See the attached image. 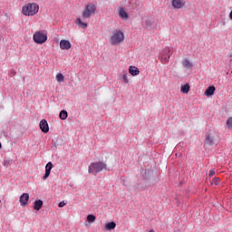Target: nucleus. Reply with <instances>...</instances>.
Masks as SVG:
<instances>
[{
	"label": "nucleus",
	"instance_id": "1",
	"mask_svg": "<svg viewBox=\"0 0 232 232\" xmlns=\"http://www.w3.org/2000/svg\"><path fill=\"white\" fill-rule=\"evenodd\" d=\"M112 46H119L124 43V33L121 30H114L110 37Z\"/></svg>",
	"mask_w": 232,
	"mask_h": 232
},
{
	"label": "nucleus",
	"instance_id": "2",
	"mask_svg": "<svg viewBox=\"0 0 232 232\" xmlns=\"http://www.w3.org/2000/svg\"><path fill=\"white\" fill-rule=\"evenodd\" d=\"M22 12L24 15H26L27 17L35 15V14L39 12V5L35 3L27 4L26 5L23 6Z\"/></svg>",
	"mask_w": 232,
	"mask_h": 232
},
{
	"label": "nucleus",
	"instance_id": "3",
	"mask_svg": "<svg viewBox=\"0 0 232 232\" xmlns=\"http://www.w3.org/2000/svg\"><path fill=\"white\" fill-rule=\"evenodd\" d=\"M205 144L208 146H215L218 144V133L215 130H208L205 135Z\"/></svg>",
	"mask_w": 232,
	"mask_h": 232
},
{
	"label": "nucleus",
	"instance_id": "4",
	"mask_svg": "<svg viewBox=\"0 0 232 232\" xmlns=\"http://www.w3.org/2000/svg\"><path fill=\"white\" fill-rule=\"evenodd\" d=\"M106 168H108L106 163L102 161H96V162H92L89 165L88 171L89 173H92V174L101 173V171H103V169H106Z\"/></svg>",
	"mask_w": 232,
	"mask_h": 232
},
{
	"label": "nucleus",
	"instance_id": "5",
	"mask_svg": "<svg viewBox=\"0 0 232 232\" xmlns=\"http://www.w3.org/2000/svg\"><path fill=\"white\" fill-rule=\"evenodd\" d=\"M95 12H97V7L93 4H88L85 5L83 12L82 14V20L86 21V19H90L92 15L95 14Z\"/></svg>",
	"mask_w": 232,
	"mask_h": 232
},
{
	"label": "nucleus",
	"instance_id": "6",
	"mask_svg": "<svg viewBox=\"0 0 232 232\" xmlns=\"http://www.w3.org/2000/svg\"><path fill=\"white\" fill-rule=\"evenodd\" d=\"M33 40L36 44H44L48 41V34L44 31H37L34 34Z\"/></svg>",
	"mask_w": 232,
	"mask_h": 232
},
{
	"label": "nucleus",
	"instance_id": "7",
	"mask_svg": "<svg viewBox=\"0 0 232 232\" xmlns=\"http://www.w3.org/2000/svg\"><path fill=\"white\" fill-rule=\"evenodd\" d=\"M171 49L166 48L161 52V63L166 64V63H169V59L171 58Z\"/></svg>",
	"mask_w": 232,
	"mask_h": 232
},
{
	"label": "nucleus",
	"instance_id": "8",
	"mask_svg": "<svg viewBox=\"0 0 232 232\" xmlns=\"http://www.w3.org/2000/svg\"><path fill=\"white\" fill-rule=\"evenodd\" d=\"M171 5L173 8L177 10H180V8L184 7V5H186V2L184 0H172Z\"/></svg>",
	"mask_w": 232,
	"mask_h": 232
},
{
	"label": "nucleus",
	"instance_id": "9",
	"mask_svg": "<svg viewBox=\"0 0 232 232\" xmlns=\"http://www.w3.org/2000/svg\"><path fill=\"white\" fill-rule=\"evenodd\" d=\"M40 130H42L43 133H48V131H50V127L48 126V121H46V120H42L40 121Z\"/></svg>",
	"mask_w": 232,
	"mask_h": 232
},
{
	"label": "nucleus",
	"instance_id": "10",
	"mask_svg": "<svg viewBox=\"0 0 232 232\" xmlns=\"http://www.w3.org/2000/svg\"><path fill=\"white\" fill-rule=\"evenodd\" d=\"M60 48L61 50H70V48H72V43L68 40H61Z\"/></svg>",
	"mask_w": 232,
	"mask_h": 232
},
{
	"label": "nucleus",
	"instance_id": "11",
	"mask_svg": "<svg viewBox=\"0 0 232 232\" xmlns=\"http://www.w3.org/2000/svg\"><path fill=\"white\" fill-rule=\"evenodd\" d=\"M52 168H53V164L52 162H48L45 166V174L43 177L44 180H46V179L50 177Z\"/></svg>",
	"mask_w": 232,
	"mask_h": 232
},
{
	"label": "nucleus",
	"instance_id": "12",
	"mask_svg": "<svg viewBox=\"0 0 232 232\" xmlns=\"http://www.w3.org/2000/svg\"><path fill=\"white\" fill-rule=\"evenodd\" d=\"M30 200V195L28 193H24L20 196V204L21 206H26Z\"/></svg>",
	"mask_w": 232,
	"mask_h": 232
},
{
	"label": "nucleus",
	"instance_id": "13",
	"mask_svg": "<svg viewBox=\"0 0 232 232\" xmlns=\"http://www.w3.org/2000/svg\"><path fill=\"white\" fill-rule=\"evenodd\" d=\"M181 64L184 68H187V70H191L193 68V63H191L189 59H183Z\"/></svg>",
	"mask_w": 232,
	"mask_h": 232
},
{
	"label": "nucleus",
	"instance_id": "14",
	"mask_svg": "<svg viewBox=\"0 0 232 232\" xmlns=\"http://www.w3.org/2000/svg\"><path fill=\"white\" fill-rule=\"evenodd\" d=\"M129 73H130V75H132V77H135L136 75H139L140 73V71L139 70V68L130 65L129 67Z\"/></svg>",
	"mask_w": 232,
	"mask_h": 232
},
{
	"label": "nucleus",
	"instance_id": "15",
	"mask_svg": "<svg viewBox=\"0 0 232 232\" xmlns=\"http://www.w3.org/2000/svg\"><path fill=\"white\" fill-rule=\"evenodd\" d=\"M215 86H209L206 91H205V95L207 97H211V95H214L215 94Z\"/></svg>",
	"mask_w": 232,
	"mask_h": 232
},
{
	"label": "nucleus",
	"instance_id": "16",
	"mask_svg": "<svg viewBox=\"0 0 232 232\" xmlns=\"http://www.w3.org/2000/svg\"><path fill=\"white\" fill-rule=\"evenodd\" d=\"M119 15L121 19H123V21L128 20V13H126V10H124L122 7L119 10Z\"/></svg>",
	"mask_w": 232,
	"mask_h": 232
},
{
	"label": "nucleus",
	"instance_id": "17",
	"mask_svg": "<svg viewBox=\"0 0 232 232\" xmlns=\"http://www.w3.org/2000/svg\"><path fill=\"white\" fill-rule=\"evenodd\" d=\"M117 227V224L115 222H110L105 225L106 231H111V229H115Z\"/></svg>",
	"mask_w": 232,
	"mask_h": 232
},
{
	"label": "nucleus",
	"instance_id": "18",
	"mask_svg": "<svg viewBox=\"0 0 232 232\" xmlns=\"http://www.w3.org/2000/svg\"><path fill=\"white\" fill-rule=\"evenodd\" d=\"M76 24H79V26H80L81 28H82L83 30L86 29V28H88V24L82 22V19H81V18H77V20H76Z\"/></svg>",
	"mask_w": 232,
	"mask_h": 232
},
{
	"label": "nucleus",
	"instance_id": "19",
	"mask_svg": "<svg viewBox=\"0 0 232 232\" xmlns=\"http://www.w3.org/2000/svg\"><path fill=\"white\" fill-rule=\"evenodd\" d=\"M41 208H43V200L41 199L35 200L34 209H35L36 211H39Z\"/></svg>",
	"mask_w": 232,
	"mask_h": 232
},
{
	"label": "nucleus",
	"instance_id": "20",
	"mask_svg": "<svg viewBox=\"0 0 232 232\" xmlns=\"http://www.w3.org/2000/svg\"><path fill=\"white\" fill-rule=\"evenodd\" d=\"M59 117L62 121H66V119H68V111H60V114H59Z\"/></svg>",
	"mask_w": 232,
	"mask_h": 232
},
{
	"label": "nucleus",
	"instance_id": "21",
	"mask_svg": "<svg viewBox=\"0 0 232 232\" xmlns=\"http://www.w3.org/2000/svg\"><path fill=\"white\" fill-rule=\"evenodd\" d=\"M189 84L186 83L181 86L180 92L181 93H189Z\"/></svg>",
	"mask_w": 232,
	"mask_h": 232
},
{
	"label": "nucleus",
	"instance_id": "22",
	"mask_svg": "<svg viewBox=\"0 0 232 232\" xmlns=\"http://www.w3.org/2000/svg\"><path fill=\"white\" fill-rule=\"evenodd\" d=\"M121 77L125 84L130 83V79H128V72H121Z\"/></svg>",
	"mask_w": 232,
	"mask_h": 232
},
{
	"label": "nucleus",
	"instance_id": "23",
	"mask_svg": "<svg viewBox=\"0 0 232 232\" xmlns=\"http://www.w3.org/2000/svg\"><path fill=\"white\" fill-rule=\"evenodd\" d=\"M56 81L57 82H64V75H63V73H58L56 75Z\"/></svg>",
	"mask_w": 232,
	"mask_h": 232
},
{
	"label": "nucleus",
	"instance_id": "24",
	"mask_svg": "<svg viewBox=\"0 0 232 232\" xmlns=\"http://www.w3.org/2000/svg\"><path fill=\"white\" fill-rule=\"evenodd\" d=\"M227 130H232V117H229L227 121Z\"/></svg>",
	"mask_w": 232,
	"mask_h": 232
},
{
	"label": "nucleus",
	"instance_id": "25",
	"mask_svg": "<svg viewBox=\"0 0 232 232\" xmlns=\"http://www.w3.org/2000/svg\"><path fill=\"white\" fill-rule=\"evenodd\" d=\"M95 216H93V215H88L87 216V220H88V222H93L94 220H95Z\"/></svg>",
	"mask_w": 232,
	"mask_h": 232
},
{
	"label": "nucleus",
	"instance_id": "26",
	"mask_svg": "<svg viewBox=\"0 0 232 232\" xmlns=\"http://www.w3.org/2000/svg\"><path fill=\"white\" fill-rule=\"evenodd\" d=\"M213 182H214V184H216V186H218V184H220V179L219 178H214Z\"/></svg>",
	"mask_w": 232,
	"mask_h": 232
},
{
	"label": "nucleus",
	"instance_id": "27",
	"mask_svg": "<svg viewBox=\"0 0 232 232\" xmlns=\"http://www.w3.org/2000/svg\"><path fill=\"white\" fill-rule=\"evenodd\" d=\"M64 206H66V202L61 201L58 205V208H64Z\"/></svg>",
	"mask_w": 232,
	"mask_h": 232
},
{
	"label": "nucleus",
	"instance_id": "28",
	"mask_svg": "<svg viewBox=\"0 0 232 232\" xmlns=\"http://www.w3.org/2000/svg\"><path fill=\"white\" fill-rule=\"evenodd\" d=\"M208 175H209L210 177H213V175H215V170H214V169H210V170L208 171Z\"/></svg>",
	"mask_w": 232,
	"mask_h": 232
},
{
	"label": "nucleus",
	"instance_id": "29",
	"mask_svg": "<svg viewBox=\"0 0 232 232\" xmlns=\"http://www.w3.org/2000/svg\"><path fill=\"white\" fill-rule=\"evenodd\" d=\"M149 232H155L154 230H150Z\"/></svg>",
	"mask_w": 232,
	"mask_h": 232
},
{
	"label": "nucleus",
	"instance_id": "30",
	"mask_svg": "<svg viewBox=\"0 0 232 232\" xmlns=\"http://www.w3.org/2000/svg\"><path fill=\"white\" fill-rule=\"evenodd\" d=\"M18 1H24V0H18Z\"/></svg>",
	"mask_w": 232,
	"mask_h": 232
},
{
	"label": "nucleus",
	"instance_id": "31",
	"mask_svg": "<svg viewBox=\"0 0 232 232\" xmlns=\"http://www.w3.org/2000/svg\"><path fill=\"white\" fill-rule=\"evenodd\" d=\"M230 57H232V53L230 54Z\"/></svg>",
	"mask_w": 232,
	"mask_h": 232
},
{
	"label": "nucleus",
	"instance_id": "32",
	"mask_svg": "<svg viewBox=\"0 0 232 232\" xmlns=\"http://www.w3.org/2000/svg\"><path fill=\"white\" fill-rule=\"evenodd\" d=\"M0 148H1V143H0Z\"/></svg>",
	"mask_w": 232,
	"mask_h": 232
}]
</instances>
